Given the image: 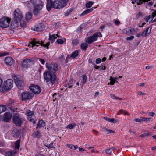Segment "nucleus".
I'll return each mask as SVG.
<instances>
[{"label": "nucleus", "mask_w": 156, "mask_h": 156, "mask_svg": "<svg viewBox=\"0 0 156 156\" xmlns=\"http://www.w3.org/2000/svg\"><path fill=\"white\" fill-rule=\"evenodd\" d=\"M68 0H55L54 2L52 0H47L46 8L48 11H50L51 8L59 9L63 8L67 5Z\"/></svg>", "instance_id": "obj_1"}, {"label": "nucleus", "mask_w": 156, "mask_h": 156, "mask_svg": "<svg viewBox=\"0 0 156 156\" xmlns=\"http://www.w3.org/2000/svg\"><path fill=\"white\" fill-rule=\"evenodd\" d=\"M33 4H36L34 7L33 13L35 15H37L40 12L44 5L43 2L41 0H30Z\"/></svg>", "instance_id": "obj_2"}, {"label": "nucleus", "mask_w": 156, "mask_h": 156, "mask_svg": "<svg viewBox=\"0 0 156 156\" xmlns=\"http://www.w3.org/2000/svg\"><path fill=\"white\" fill-rule=\"evenodd\" d=\"M44 80L47 83L50 82L52 84H54L55 81L56 76L55 74H52L49 71L45 72L43 74Z\"/></svg>", "instance_id": "obj_3"}, {"label": "nucleus", "mask_w": 156, "mask_h": 156, "mask_svg": "<svg viewBox=\"0 0 156 156\" xmlns=\"http://www.w3.org/2000/svg\"><path fill=\"white\" fill-rule=\"evenodd\" d=\"M13 87L12 80L9 79L4 83L2 87L0 88V92H4L10 89Z\"/></svg>", "instance_id": "obj_4"}, {"label": "nucleus", "mask_w": 156, "mask_h": 156, "mask_svg": "<svg viewBox=\"0 0 156 156\" xmlns=\"http://www.w3.org/2000/svg\"><path fill=\"white\" fill-rule=\"evenodd\" d=\"M38 44L41 45V46H43L44 47H47V48H48V47L50 44V42H48L46 44H43V42L42 41H40L37 40L35 39H34L33 41L31 42L30 44L28 45V46H31L32 47H33L34 46H38Z\"/></svg>", "instance_id": "obj_5"}, {"label": "nucleus", "mask_w": 156, "mask_h": 156, "mask_svg": "<svg viewBox=\"0 0 156 156\" xmlns=\"http://www.w3.org/2000/svg\"><path fill=\"white\" fill-rule=\"evenodd\" d=\"M102 37L101 33L100 32H97L94 34L90 37L88 38L86 42L88 43L89 44H90L94 41H96L98 37Z\"/></svg>", "instance_id": "obj_6"}, {"label": "nucleus", "mask_w": 156, "mask_h": 156, "mask_svg": "<svg viewBox=\"0 0 156 156\" xmlns=\"http://www.w3.org/2000/svg\"><path fill=\"white\" fill-rule=\"evenodd\" d=\"M13 20H22L23 18V16L22 12L18 8L16 9L13 12Z\"/></svg>", "instance_id": "obj_7"}, {"label": "nucleus", "mask_w": 156, "mask_h": 156, "mask_svg": "<svg viewBox=\"0 0 156 156\" xmlns=\"http://www.w3.org/2000/svg\"><path fill=\"white\" fill-rule=\"evenodd\" d=\"M46 68L49 70L50 72H52L54 73L57 71L58 69L57 65L54 63H51L49 64L46 63Z\"/></svg>", "instance_id": "obj_8"}, {"label": "nucleus", "mask_w": 156, "mask_h": 156, "mask_svg": "<svg viewBox=\"0 0 156 156\" xmlns=\"http://www.w3.org/2000/svg\"><path fill=\"white\" fill-rule=\"evenodd\" d=\"M12 120L15 124L19 126H21L23 122L22 119L18 115H14L12 117Z\"/></svg>", "instance_id": "obj_9"}, {"label": "nucleus", "mask_w": 156, "mask_h": 156, "mask_svg": "<svg viewBox=\"0 0 156 156\" xmlns=\"http://www.w3.org/2000/svg\"><path fill=\"white\" fill-rule=\"evenodd\" d=\"M26 113L28 116V119L30 122L33 123H35V121L34 119V112L33 111L29 110L26 111Z\"/></svg>", "instance_id": "obj_10"}, {"label": "nucleus", "mask_w": 156, "mask_h": 156, "mask_svg": "<svg viewBox=\"0 0 156 156\" xmlns=\"http://www.w3.org/2000/svg\"><path fill=\"white\" fill-rule=\"evenodd\" d=\"M32 62V59H25L23 61L21 65L23 68L27 69L30 67Z\"/></svg>", "instance_id": "obj_11"}, {"label": "nucleus", "mask_w": 156, "mask_h": 156, "mask_svg": "<svg viewBox=\"0 0 156 156\" xmlns=\"http://www.w3.org/2000/svg\"><path fill=\"white\" fill-rule=\"evenodd\" d=\"M33 94L29 92H25L21 94L22 100L23 101L33 97Z\"/></svg>", "instance_id": "obj_12"}, {"label": "nucleus", "mask_w": 156, "mask_h": 156, "mask_svg": "<svg viewBox=\"0 0 156 156\" xmlns=\"http://www.w3.org/2000/svg\"><path fill=\"white\" fill-rule=\"evenodd\" d=\"M30 90L35 94H38L40 93L41 89L39 86L37 85H32L30 87Z\"/></svg>", "instance_id": "obj_13"}, {"label": "nucleus", "mask_w": 156, "mask_h": 156, "mask_svg": "<svg viewBox=\"0 0 156 156\" xmlns=\"http://www.w3.org/2000/svg\"><path fill=\"white\" fill-rule=\"evenodd\" d=\"M44 27V25L43 24L40 23L32 27L31 29L32 30L34 31H41L43 30Z\"/></svg>", "instance_id": "obj_14"}, {"label": "nucleus", "mask_w": 156, "mask_h": 156, "mask_svg": "<svg viewBox=\"0 0 156 156\" xmlns=\"http://www.w3.org/2000/svg\"><path fill=\"white\" fill-rule=\"evenodd\" d=\"M11 20H0V27L4 28L8 27Z\"/></svg>", "instance_id": "obj_15"}, {"label": "nucleus", "mask_w": 156, "mask_h": 156, "mask_svg": "<svg viewBox=\"0 0 156 156\" xmlns=\"http://www.w3.org/2000/svg\"><path fill=\"white\" fill-rule=\"evenodd\" d=\"M14 81L18 87L22 86L23 83L22 80L16 76H13Z\"/></svg>", "instance_id": "obj_16"}, {"label": "nucleus", "mask_w": 156, "mask_h": 156, "mask_svg": "<svg viewBox=\"0 0 156 156\" xmlns=\"http://www.w3.org/2000/svg\"><path fill=\"white\" fill-rule=\"evenodd\" d=\"M12 117V115L10 113L6 112L4 115L3 119L5 122H9L11 120Z\"/></svg>", "instance_id": "obj_17"}, {"label": "nucleus", "mask_w": 156, "mask_h": 156, "mask_svg": "<svg viewBox=\"0 0 156 156\" xmlns=\"http://www.w3.org/2000/svg\"><path fill=\"white\" fill-rule=\"evenodd\" d=\"M151 28H150L149 27L147 28L142 32L141 36L144 37L148 36L151 33Z\"/></svg>", "instance_id": "obj_18"}, {"label": "nucleus", "mask_w": 156, "mask_h": 156, "mask_svg": "<svg viewBox=\"0 0 156 156\" xmlns=\"http://www.w3.org/2000/svg\"><path fill=\"white\" fill-rule=\"evenodd\" d=\"M5 62L7 65H11L13 63L12 58L10 57H6L5 60Z\"/></svg>", "instance_id": "obj_19"}, {"label": "nucleus", "mask_w": 156, "mask_h": 156, "mask_svg": "<svg viewBox=\"0 0 156 156\" xmlns=\"http://www.w3.org/2000/svg\"><path fill=\"white\" fill-rule=\"evenodd\" d=\"M12 134L14 137L18 138L20 135V131L17 129H14L12 130Z\"/></svg>", "instance_id": "obj_20"}, {"label": "nucleus", "mask_w": 156, "mask_h": 156, "mask_svg": "<svg viewBox=\"0 0 156 156\" xmlns=\"http://www.w3.org/2000/svg\"><path fill=\"white\" fill-rule=\"evenodd\" d=\"M19 23L18 20H12L11 23L12 28L14 29L17 28L18 26Z\"/></svg>", "instance_id": "obj_21"}, {"label": "nucleus", "mask_w": 156, "mask_h": 156, "mask_svg": "<svg viewBox=\"0 0 156 156\" xmlns=\"http://www.w3.org/2000/svg\"><path fill=\"white\" fill-rule=\"evenodd\" d=\"M132 1V2L133 4H134L135 2H136L138 5H140L142 4L143 2H147L150 0H131Z\"/></svg>", "instance_id": "obj_22"}, {"label": "nucleus", "mask_w": 156, "mask_h": 156, "mask_svg": "<svg viewBox=\"0 0 156 156\" xmlns=\"http://www.w3.org/2000/svg\"><path fill=\"white\" fill-rule=\"evenodd\" d=\"M57 37H60L58 34H53L52 35H50L49 40L52 43H53L55 39H56Z\"/></svg>", "instance_id": "obj_23"}, {"label": "nucleus", "mask_w": 156, "mask_h": 156, "mask_svg": "<svg viewBox=\"0 0 156 156\" xmlns=\"http://www.w3.org/2000/svg\"><path fill=\"white\" fill-rule=\"evenodd\" d=\"M156 15V10H154V12L152 13V14L149 15L146 18H145V20H150L151 19L152 20L154 17Z\"/></svg>", "instance_id": "obj_24"}, {"label": "nucleus", "mask_w": 156, "mask_h": 156, "mask_svg": "<svg viewBox=\"0 0 156 156\" xmlns=\"http://www.w3.org/2000/svg\"><path fill=\"white\" fill-rule=\"evenodd\" d=\"M94 8V7H92V8L88 9L85 10L82 14H80V16H82L89 13L93 11Z\"/></svg>", "instance_id": "obj_25"}, {"label": "nucleus", "mask_w": 156, "mask_h": 156, "mask_svg": "<svg viewBox=\"0 0 156 156\" xmlns=\"http://www.w3.org/2000/svg\"><path fill=\"white\" fill-rule=\"evenodd\" d=\"M45 126V122L44 121L42 120H40L39 121L38 123L37 124V128H39Z\"/></svg>", "instance_id": "obj_26"}, {"label": "nucleus", "mask_w": 156, "mask_h": 156, "mask_svg": "<svg viewBox=\"0 0 156 156\" xmlns=\"http://www.w3.org/2000/svg\"><path fill=\"white\" fill-rule=\"evenodd\" d=\"M123 34H131V28H126L123 29L122 31Z\"/></svg>", "instance_id": "obj_27"}, {"label": "nucleus", "mask_w": 156, "mask_h": 156, "mask_svg": "<svg viewBox=\"0 0 156 156\" xmlns=\"http://www.w3.org/2000/svg\"><path fill=\"white\" fill-rule=\"evenodd\" d=\"M32 135L34 137L39 138L41 136V134L39 131H35L33 133Z\"/></svg>", "instance_id": "obj_28"}, {"label": "nucleus", "mask_w": 156, "mask_h": 156, "mask_svg": "<svg viewBox=\"0 0 156 156\" xmlns=\"http://www.w3.org/2000/svg\"><path fill=\"white\" fill-rule=\"evenodd\" d=\"M145 16L143 12H139L136 15V19H141Z\"/></svg>", "instance_id": "obj_29"}, {"label": "nucleus", "mask_w": 156, "mask_h": 156, "mask_svg": "<svg viewBox=\"0 0 156 156\" xmlns=\"http://www.w3.org/2000/svg\"><path fill=\"white\" fill-rule=\"evenodd\" d=\"M18 23H20V26L22 27H25L26 26V22L25 20H18Z\"/></svg>", "instance_id": "obj_30"}, {"label": "nucleus", "mask_w": 156, "mask_h": 156, "mask_svg": "<svg viewBox=\"0 0 156 156\" xmlns=\"http://www.w3.org/2000/svg\"><path fill=\"white\" fill-rule=\"evenodd\" d=\"M131 28V34L133 35L136 34L138 31V29H135L133 27Z\"/></svg>", "instance_id": "obj_31"}, {"label": "nucleus", "mask_w": 156, "mask_h": 156, "mask_svg": "<svg viewBox=\"0 0 156 156\" xmlns=\"http://www.w3.org/2000/svg\"><path fill=\"white\" fill-rule=\"evenodd\" d=\"M76 123H73L68 125L66 127L67 129H73L76 126Z\"/></svg>", "instance_id": "obj_32"}, {"label": "nucleus", "mask_w": 156, "mask_h": 156, "mask_svg": "<svg viewBox=\"0 0 156 156\" xmlns=\"http://www.w3.org/2000/svg\"><path fill=\"white\" fill-rule=\"evenodd\" d=\"M32 16V13L30 12L27 13L25 15V18L26 20H30Z\"/></svg>", "instance_id": "obj_33"}, {"label": "nucleus", "mask_w": 156, "mask_h": 156, "mask_svg": "<svg viewBox=\"0 0 156 156\" xmlns=\"http://www.w3.org/2000/svg\"><path fill=\"white\" fill-rule=\"evenodd\" d=\"M6 109V107L4 105H0V113L5 112Z\"/></svg>", "instance_id": "obj_34"}, {"label": "nucleus", "mask_w": 156, "mask_h": 156, "mask_svg": "<svg viewBox=\"0 0 156 156\" xmlns=\"http://www.w3.org/2000/svg\"><path fill=\"white\" fill-rule=\"evenodd\" d=\"M15 154L13 151H9L5 153L6 156H13Z\"/></svg>", "instance_id": "obj_35"}, {"label": "nucleus", "mask_w": 156, "mask_h": 156, "mask_svg": "<svg viewBox=\"0 0 156 156\" xmlns=\"http://www.w3.org/2000/svg\"><path fill=\"white\" fill-rule=\"evenodd\" d=\"M88 46V44L86 43H82L81 45V48L82 49L86 50Z\"/></svg>", "instance_id": "obj_36"}, {"label": "nucleus", "mask_w": 156, "mask_h": 156, "mask_svg": "<svg viewBox=\"0 0 156 156\" xmlns=\"http://www.w3.org/2000/svg\"><path fill=\"white\" fill-rule=\"evenodd\" d=\"M82 83L84 84L86 82L87 76L86 74L83 75L82 76Z\"/></svg>", "instance_id": "obj_37"}, {"label": "nucleus", "mask_w": 156, "mask_h": 156, "mask_svg": "<svg viewBox=\"0 0 156 156\" xmlns=\"http://www.w3.org/2000/svg\"><path fill=\"white\" fill-rule=\"evenodd\" d=\"M104 130L105 132H106V133L107 134L114 133H115V131H114L107 129L106 128H105Z\"/></svg>", "instance_id": "obj_38"}, {"label": "nucleus", "mask_w": 156, "mask_h": 156, "mask_svg": "<svg viewBox=\"0 0 156 156\" xmlns=\"http://www.w3.org/2000/svg\"><path fill=\"white\" fill-rule=\"evenodd\" d=\"M20 139L18 140L16 142L15 144V148L17 149H19L20 144Z\"/></svg>", "instance_id": "obj_39"}, {"label": "nucleus", "mask_w": 156, "mask_h": 156, "mask_svg": "<svg viewBox=\"0 0 156 156\" xmlns=\"http://www.w3.org/2000/svg\"><path fill=\"white\" fill-rule=\"evenodd\" d=\"M114 149L113 148H111L109 149H107L105 150L106 153L108 154H111L112 152V151Z\"/></svg>", "instance_id": "obj_40"}, {"label": "nucleus", "mask_w": 156, "mask_h": 156, "mask_svg": "<svg viewBox=\"0 0 156 156\" xmlns=\"http://www.w3.org/2000/svg\"><path fill=\"white\" fill-rule=\"evenodd\" d=\"M94 3L93 2L91 1H89L87 2L86 5V6L87 8H89L91 7L92 5H93Z\"/></svg>", "instance_id": "obj_41"}, {"label": "nucleus", "mask_w": 156, "mask_h": 156, "mask_svg": "<svg viewBox=\"0 0 156 156\" xmlns=\"http://www.w3.org/2000/svg\"><path fill=\"white\" fill-rule=\"evenodd\" d=\"M142 122L146 121L148 122H149L150 121V119H151L150 118H146V117H142Z\"/></svg>", "instance_id": "obj_42"}, {"label": "nucleus", "mask_w": 156, "mask_h": 156, "mask_svg": "<svg viewBox=\"0 0 156 156\" xmlns=\"http://www.w3.org/2000/svg\"><path fill=\"white\" fill-rule=\"evenodd\" d=\"M78 54V51H75L74 53H73L70 56L71 57L74 58Z\"/></svg>", "instance_id": "obj_43"}, {"label": "nucleus", "mask_w": 156, "mask_h": 156, "mask_svg": "<svg viewBox=\"0 0 156 156\" xmlns=\"http://www.w3.org/2000/svg\"><path fill=\"white\" fill-rule=\"evenodd\" d=\"M150 134V133H147L140 135V137H144L149 136Z\"/></svg>", "instance_id": "obj_44"}, {"label": "nucleus", "mask_w": 156, "mask_h": 156, "mask_svg": "<svg viewBox=\"0 0 156 156\" xmlns=\"http://www.w3.org/2000/svg\"><path fill=\"white\" fill-rule=\"evenodd\" d=\"M45 146L48 147V148H51L54 147L53 146V143H51L49 144H48L47 145H45Z\"/></svg>", "instance_id": "obj_45"}, {"label": "nucleus", "mask_w": 156, "mask_h": 156, "mask_svg": "<svg viewBox=\"0 0 156 156\" xmlns=\"http://www.w3.org/2000/svg\"><path fill=\"white\" fill-rule=\"evenodd\" d=\"M110 80L111 81L110 82V84L112 85H114V83L115 82V81L114 79L113 78H112V77H111Z\"/></svg>", "instance_id": "obj_46"}, {"label": "nucleus", "mask_w": 156, "mask_h": 156, "mask_svg": "<svg viewBox=\"0 0 156 156\" xmlns=\"http://www.w3.org/2000/svg\"><path fill=\"white\" fill-rule=\"evenodd\" d=\"M56 42L59 44H63L64 43L63 41L61 39H58L57 40Z\"/></svg>", "instance_id": "obj_47"}, {"label": "nucleus", "mask_w": 156, "mask_h": 156, "mask_svg": "<svg viewBox=\"0 0 156 156\" xmlns=\"http://www.w3.org/2000/svg\"><path fill=\"white\" fill-rule=\"evenodd\" d=\"M72 43L73 45H75L78 44V42L77 40L75 39L73 40Z\"/></svg>", "instance_id": "obj_48"}, {"label": "nucleus", "mask_w": 156, "mask_h": 156, "mask_svg": "<svg viewBox=\"0 0 156 156\" xmlns=\"http://www.w3.org/2000/svg\"><path fill=\"white\" fill-rule=\"evenodd\" d=\"M119 112H123V113L124 114L128 115H130L128 113L127 111L123 109H121L119 110Z\"/></svg>", "instance_id": "obj_49"}, {"label": "nucleus", "mask_w": 156, "mask_h": 156, "mask_svg": "<svg viewBox=\"0 0 156 156\" xmlns=\"http://www.w3.org/2000/svg\"><path fill=\"white\" fill-rule=\"evenodd\" d=\"M111 122L112 123H115L118 122V121L117 120H115L114 118L110 119Z\"/></svg>", "instance_id": "obj_50"}, {"label": "nucleus", "mask_w": 156, "mask_h": 156, "mask_svg": "<svg viewBox=\"0 0 156 156\" xmlns=\"http://www.w3.org/2000/svg\"><path fill=\"white\" fill-rule=\"evenodd\" d=\"M134 120L136 122H142V118L141 119L135 118Z\"/></svg>", "instance_id": "obj_51"}, {"label": "nucleus", "mask_w": 156, "mask_h": 156, "mask_svg": "<svg viewBox=\"0 0 156 156\" xmlns=\"http://www.w3.org/2000/svg\"><path fill=\"white\" fill-rule=\"evenodd\" d=\"M101 62V59L100 58H97L95 61V62L96 64H98Z\"/></svg>", "instance_id": "obj_52"}, {"label": "nucleus", "mask_w": 156, "mask_h": 156, "mask_svg": "<svg viewBox=\"0 0 156 156\" xmlns=\"http://www.w3.org/2000/svg\"><path fill=\"white\" fill-rule=\"evenodd\" d=\"M88 62L89 63H90L94 65H95V63H94L92 61V58L91 56H90L89 58Z\"/></svg>", "instance_id": "obj_53"}, {"label": "nucleus", "mask_w": 156, "mask_h": 156, "mask_svg": "<svg viewBox=\"0 0 156 156\" xmlns=\"http://www.w3.org/2000/svg\"><path fill=\"white\" fill-rule=\"evenodd\" d=\"M134 36H131L130 37H127L126 38V40H132L134 38Z\"/></svg>", "instance_id": "obj_54"}, {"label": "nucleus", "mask_w": 156, "mask_h": 156, "mask_svg": "<svg viewBox=\"0 0 156 156\" xmlns=\"http://www.w3.org/2000/svg\"><path fill=\"white\" fill-rule=\"evenodd\" d=\"M38 59L42 64L44 65V64L45 61L44 59L39 58Z\"/></svg>", "instance_id": "obj_55"}, {"label": "nucleus", "mask_w": 156, "mask_h": 156, "mask_svg": "<svg viewBox=\"0 0 156 156\" xmlns=\"http://www.w3.org/2000/svg\"><path fill=\"white\" fill-rule=\"evenodd\" d=\"M0 20H11L10 18H9L8 17L3 16L2 17Z\"/></svg>", "instance_id": "obj_56"}, {"label": "nucleus", "mask_w": 156, "mask_h": 156, "mask_svg": "<svg viewBox=\"0 0 156 156\" xmlns=\"http://www.w3.org/2000/svg\"><path fill=\"white\" fill-rule=\"evenodd\" d=\"M56 95H57V94H56V93H54V94L52 95V97H53V101H55L56 99V98L55 97H54L55 96V95L56 96Z\"/></svg>", "instance_id": "obj_57"}, {"label": "nucleus", "mask_w": 156, "mask_h": 156, "mask_svg": "<svg viewBox=\"0 0 156 156\" xmlns=\"http://www.w3.org/2000/svg\"><path fill=\"white\" fill-rule=\"evenodd\" d=\"M114 23L117 25H119L120 23V22L118 20H115Z\"/></svg>", "instance_id": "obj_58"}, {"label": "nucleus", "mask_w": 156, "mask_h": 156, "mask_svg": "<svg viewBox=\"0 0 156 156\" xmlns=\"http://www.w3.org/2000/svg\"><path fill=\"white\" fill-rule=\"evenodd\" d=\"M101 70H105V67L104 65H101L100 66Z\"/></svg>", "instance_id": "obj_59"}, {"label": "nucleus", "mask_w": 156, "mask_h": 156, "mask_svg": "<svg viewBox=\"0 0 156 156\" xmlns=\"http://www.w3.org/2000/svg\"><path fill=\"white\" fill-rule=\"evenodd\" d=\"M7 55V54L5 52L0 53V57L5 56Z\"/></svg>", "instance_id": "obj_60"}, {"label": "nucleus", "mask_w": 156, "mask_h": 156, "mask_svg": "<svg viewBox=\"0 0 156 156\" xmlns=\"http://www.w3.org/2000/svg\"><path fill=\"white\" fill-rule=\"evenodd\" d=\"M67 146L68 147L70 148L71 149H73V145L71 144H67Z\"/></svg>", "instance_id": "obj_61"}, {"label": "nucleus", "mask_w": 156, "mask_h": 156, "mask_svg": "<svg viewBox=\"0 0 156 156\" xmlns=\"http://www.w3.org/2000/svg\"><path fill=\"white\" fill-rule=\"evenodd\" d=\"M79 149L80 152H83L85 151V150L82 148L79 147Z\"/></svg>", "instance_id": "obj_62"}, {"label": "nucleus", "mask_w": 156, "mask_h": 156, "mask_svg": "<svg viewBox=\"0 0 156 156\" xmlns=\"http://www.w3.org/2000/svg\"><path fill=\"white\" fill-rule=\"evenodd\" d=\"M137 94L138 95H144V94L141 91H139L137 92Z\"/></svg>", "instance_id": "obj_63"}, {"label": "nucleus", "mask_w": 156, "mask_h": 156, "mask_svg": "<svg viewBox=\"0 0 156 156\" xmlns=\"http://www.w3.org/2000/svg\"><path fill=\"white\" fill-rule=\"evenodd\" d=\"M110 96L112 98L115 99L116 96L114 95L111 94H110Z\"/></svg>", "instance_id": "obj_64"}]
</instances>
